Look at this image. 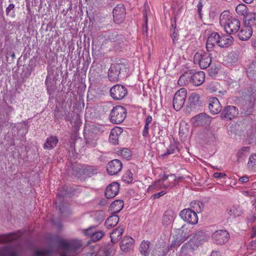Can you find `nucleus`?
<instances>
[{
	"instance_id": "obj_1",
	"label": "nucleus",
	"mask_w": 256,
	"mask_h": 256,
	"mask_svg": "<svg viewBox=\"0 0 256 256\" xmlns=\"http://www.w3.org/2000/svg\"><path fill=\"white\" fill-rule=\"evenodd\" d=\"M58 244L62 248L60 256H76L80 252L82 246V242L78 240L68 242L64 240L60 239L58 240Z\"/></svg>"
},
{
	"instance_id": "obj_2",
	"label": "nucleus",
	"mask_w": 256,
	"mask_h": 256,
	"mask_svg": "<svg viewBox=\"0 0 256 256\" xmlns=\"http://www.w3.org/2000/svg\"><path fill=\"white\" fill-rule=\"evenodd\" d=\"M220 24L229 34H235L240 29V22L238 20L227 14L222 12L220 17Z\"/></svg>"
},
{
	"instance_id": "obj_3",
	"label": "nucleus",
	"mask_w": 256,
	"mask_h": 256,
	"mask_svg": "<svg viewBox=\"0 0 256 256\" xmlns=\"http://www.w3.org/2000/svg\"><path fill=\"white\" fill-rule=\"evenodd\" d=\"M127 68L126 60H119L116 63L112 64L108 72L109 80L110 82H118Z\"/></svg>"
},
{
	"instance_id": "obj_4",
	"label": "nucleus",
	"mask_w": 256,
	"mask_h": 256,
	"mask_svg": "<svg viewBox=\"0 0 256 256\" xmlns=\"http://www.w3.org/2000/svg\"><path fill=\"white\" fill-rule=\"evenodd\" d=\"M256 96V91L252 90L251 92L248 91V92L242 94V109L244 114L250 115L253 112Z\"/></svg>"
},
{
	"instance_id": "obj_5",
	"label": "nucleus",
	"mask_w": 256,
	"mask_h": 256,
	"mask_svg": "<svg viewBox=\"0 0 256 256\" xmlns=\"http://www.w3.org/2000/svg\"><path fill=\"white\" fill-rule=\"evenodd\" d=\"M126 110L121 106L114 107L109 116L110 122L115 124L122 123L126 118Z\"/></svg>"
},
{
	"instance_id": "obj_6",
	"label": "nucleus",
	"mask_w": 256,
	"mask_h": 256,
	"mask_svg": "<svg viewBox=\"0 0 256 256\" xmlns=\"http://www.w3.org/2000/svg\"><path fill=\"white\" fill-rule=\"evenodd\" d=\"M194 62L195 64H198L201 69H206L212 63L211 54L203 51L198 52L194 56Z\"/></svg>"
},
{
	"instance_id": "obj_7",
	"label": "nucleus",
	"mask_w": 256,
	"mask_h": 256,
	"mask_svg": "<svg viewBox=\"0 0 256 256\" xmlns=\"http://www.w3.org/2000/svg\"><path fill=\"white\" fill-rule=\"evenodd\" d=\"M187 92L186 88H181L174 95L173 98V107L178 111L184 106L186 98Z\"/></svg>"
},
{
	"instance_id": "obj_8",
	"label": "nucleus",
	"mask_w": 256,
	"mask_h": 256,
	"mask_svg": "<svg viewBox=\"0 0 256 256\" xmlns=\"http://www.w3.org/2000/svg\"><path fill=\"white\" fill-rule=\"evenodd\" d=\"M127 88L123 85L117 84L112 86L110 90V96L116 100L124 98L128 94Z\"/></svg>"
},
{
	"instance_id": "obj_9",
	"label": "nucleus",
	"mask_w": 256,
	"mask_h": 256,
	"mask_svg": "<svg viewBox=\"0 0 256 256\" xmlns=\"http://www.w3.org/2000/svg\"><path fill=\"white\" fill-rule=\"evenodd\" d=\"M180 216L185 222L190 224H194L198 222L196 213L190 208L183 210L180 212Z\"/></svg>"
},
{
	"instance_id": "obj_10",
	"label": "nucleus",
	"mask_w": 256,
	"mask_h": 256,
	"mask_svg": "<svg viewBox=\"0 0 256 256\" xmlns=\"http://www.w3.org/2000/svg\"><path fill=\"white\" fill-rule=\"evenodd\" d=\"M212 237L214 242L218 244H222L228 240L230 234L226 230H217L212 234Z\"/></svg>"
},
{
	"instance_id": "obj_11",
	"label": "nucleus",
	"mask_w": 256,
	"mask_h": 256,
	"mask_svg": "<svg viewBox=\"0 0 256 256\" xmlns=\"http://www.w3.org/2000/svg\"><path fill=\"white\" fill-rule=\"evenodd\" d=\"M76 174L78 177L91 176L98 172L97 168L91 166H82L77 168Z\"/></svg>"
},
{
	"instance_id": "obj_12",
	"label": "nucleus",
	"mask_w": 256,
	"mask_h": 256,
	"mask_svg": "<svg viewBox=\"0 0 256 256\" xmlns=\"http://www.w3.org/2000/svg\"><path fill=\"white\" fill-rule=\"evenodd\" d=\"M114 20L116 24L123 22L126 16V9L122 4H118L113 10Z\"/></svg>"
},
{
	"instance_id": "obj_13",
	"label": "nucleus",
	"mask_w": 256,
	"mask_h": 256,
	"mask_svg": "<svg viewBox=\"0 0 256 256\" xmlns=\"http://www.w3.org/2000/svg\"><path fill=\"white\" fill-rule=\"evenodd\" d=\"M238 114V109L236 106H228L222 111L220 116L222 119L228 120L235 118Z\"/></svg>"
},
{
	"instance_id": "obj_14",
	"label": "nucleus",
	"mask_w": 256,
	"mask_h": 256,
	"mask_svg": "<svg viewBox=\"0 0 256 256\" xmlns=\"http://www.w3.org/2000/svg\"><path fill=\"white\" fill-rule=\"evenodd\" d=\"M193 125L195 126L208 124L210 122V118L206 113L200 114L191 119Z\"/></svg>"
},
{
	"instance_id": "obj_15",
	"label": "nucleus",
	"mask_w": 256,
	"mask_h": 256,
	"mask_svg": "<svg viewBox=\"0 0 256 256\" xmlns=\"http://www.w3.org/2000/svg\"><path fill=\"white\" fill-rule=\"evenodd\" d=\"M122 163L118 160H114L110 162L106 166V170L110 175L118 174L122 168Z\"/></svg>"
},
{
	"instance_id": "obj_16",
	"label": "nucleus",
	"mask_w": 256,
	"mask_h": 256,
	"mask_svg": "<svg viewBox=\"0 0 256 256\" xmlns=\"http://www.w3.org/2000/svg\"><path fill=\"white\" fill-rule=\"evenodd\" d=\"M220 34L213 32L208 36L206 44V48L208 52L211 51L213 48L218 44L219 46Z\"/></svg>"
},
{
	"instance_id": "obj_17",
	"label": "nucleus",
	"mask_w": 256,
	"mask_h": 256,
	"mask_svg": "<svg viewBox=\"0 0 256 256\" xmlns=\"http://www.w3.org/2000/svg\"><path fill=\"white\" fill-rule=\"evenodd\" d=\"M120 185L116 182H114L109 184L105 191V196L107 198H112L118 194Z\"/></svg>"
},
{
	"instance_id": "obj_18",
	"label": "nucleus",
	"mask_w": 256,
	"mask_h": 256,
	"mask_svg": "<svg viewBox=\"0 0 256 256\" xmlns=\"http://www.w3.org/2000/svg\"><path fill=\"white\" fill-rule=\"evenodd\" d=\"M188 107L191 110H194L201 106L202 101L199 94L192 93L188 98Z\"/></svg>"
},
{
	"instance_id": "obj_19",
	"label": "nucleus",
	"mask_w": 256,
	"mask_h": 256,
	"mask_svg": "<svg viewBox=\"0 0 256 256\" xmlns=\"http://www.w3.org/2000/svg\"><path fill=\"white\" fill-rule=\"evenodd\" d=\"M208 108L210 112L214 114H218L222 111V106L216 97L209 99Z\"/></svg>"
},
{
	"instance_id": "obj_20",
	"label": "nucleus",
	"mask_w": 256,
	"mask_h": 256,
	"mask_svg": "<svg viewBox=\"0 0 256 256\" xmlns=\"http://www.w3.org/2000/svg\"><path fill=\"white\" fill-rule=\"evenodd\" d=\"M205 80V73L204 72H196L192 70V84L195 86L201 85Z\"/></svg>"
},
{
	"instance_id": "obj_21",
	"label": "nucleus",
	"mask_w": 256,
	"mask_h": 256,
	"mask_svg": "<svg viewBox=\"0 0 256 256\" xmlns=\"http://www.w3.org/2000/svg\"><path fill=\"white\" fill-rule=\"evenodd\" d=\"M134 242V240L132 238L124 236L120 242V249L123 252H127L132 249Z\"/></svg>"
},
{
	"instance_id": "obj_22",
	"label": "nucleus",
	"mask_w": 256,
	"mask_h": 256,
	"mask_svg": "<svg viewBox=\"0 0 256 256\" xmlns=\"http://www.w3.org/2000/svg\"><path fill=\"white\" fill-rule=\"evenodd\" d=\"M195 240L192 239L188 242L184 244L181 248L182 252L185 254L193 252L198 246V244H196Z\"/></svg>"
},
{
	"instance_id": "obj_23",
	"label": "nucleus",
	"mask_w": 256,
	"mask_h": 256,
	"mask_svg": "<svg viewBox=\"0 0 256 256\" xmlns=\"http://www.w3.org/2000/svg\"><path fill=\"white\" fill-rule=\"evenodd\" d=\"M244 24L245 26L256 29V14L250 12L246 17L243 18Z\"/></svg>"
},
{
	"instance_id": "obj_24",
	"label": "nucleus",
	"mask_w": 256,
	"mask_h": 256,
	"mask_svg": "<svg viewBox=\"0 0 256 256\" xmlns=\"http://www.w3.org/2000/svg\"><path fill=\"white\" fill-rule=\"evenodd\" d=\"M252 34V28L244 25V26L240 30L238 34V36L242 40H246L251 37Z\"/></svg>"
},
{
	"instance_id": "obj_25",
	"label": "nucleus",
	"mask_w": 256,
	"mask_h": 256,
	"mask_svg": "<svg viewBox=\"0 0 256 256\" xmlns=\"http://www.w3.org/2000/svg\"><path fill=\"white\" fill-rule=\"evenodd\" d=\"M192 70L184 72L179 78L178 84L180 86H184L188 84H192Z\"/></svg>"
},
{
	"instance_id": "obj_26",
	"label": "nucleus",
	"mask_w": 256,
	"mask_h": 256,
	"mask_svg": "<svg viewBox=\"0 0 256 256\" xmlns=\"http://www.w3.org/2000/svg\"><path fill=\"white\" fill-rule=\"evenodd\" d=\"M92 228H89L84 230V234L87 236H90V240L92 242H97L100 240L104 235V232L102 231H98L96 232H91Z\"/></svg>"
},
{
	"instance_id": "obj_27",
	"label": "nucleus",
	"mask_w": 256,
	"mask_h": 256,
	"mask_svg": "<svg viewBox=\"0 0 256 256\" xmlns=\"http://www.w3.org/2000/svg\"><path fill=\"white\" fill-rule=\"evenodd\" d=\"M107 39L116 44H120L123 42L124 38L122 35L118 34V32H108Z\"/></svg>"
},
{
	"instance_id": "obj_28",
	"label": "nucleus",
	"mask_w": 256,
	"mask_h": 256,
	"mask_svg": "<svg viewBox=\"0 0 256 256\" xmlns=\"http://www.w3.org/2000/svg\"><path fill=\"white\" fill-rule=\"evenodd\" d=\"M176 216V214L172 210H166L162 216V224H164L168 226L170 224L174 221Z\"/></svg>"
},
{
	"instance_id": "obj_29",
	"label": "nucleus",
	"mask_w": 256,
	"mask_h": 256,
	"mask_svg": "<svg viewBox=\"0 0 256 256\" xmlns=\"http://www.w3.org/2000/svg\"><path fill=\"white\" fill-rule=\"evenodd\" d=\"M249 150L250 147L244 146L239 150L236 155L237 162L238 164H244V162L246 158L248 156Z\"/></svg>"
},
{
	"instance_id": "obj_30",
	"label": "nucleus",
	"mask_w": 256,
	"mask_h": 256,
	"mask_svg": "<svg viewBox=\"0 0 256 256\" xmlns=\"http://www.w3.org/2000/svg\"><path fill=\"white\" fill-rule=\"evenodd\" d=\"M58 139L56 136H50L46 138V142L44 144V148L50 150L56 146Z\"/></svg>"
},
{
	"instance_id": "obj_31",
	"label": "nucleus",
	"mask_w": 256,
	"mask_h": 256,
	"mask_svg": "<svg viewBox=\"0 0 256 256\" xmlns=\"http://www.w3.org/2000/svg\"><path fill=\"white\" fill-rule=\"evenodd\" d=\"M233 42V38L230 34L220 36L219 46L222 48H228Z\"/></svg>"
},
{
	"instance_id": "obj_32",
	"label": "nucleus",
	"mask_w": 256,
	"mask_h": 256,
	"mask_svg": "<svg viewBox=\"0 0 256 256\" xmlns=\"http://www.w3.org/2000/svg\"><path fill=\"white\" fill-rule=\"evenodd\" d=\"M150 244L148 240H143L139 246V250L143 256H148L150 252Z\"/></svg>"
},
{
	"instance_id": "obj_33",
	"label": "nucleus",
	"mask_w": 256,
	"mask_h": 256,
	"mask_svg": "<svg viewBox=\"0 0 256 256\" xmlns=\"http://www.w3.org/2000/svg\"><path fill=\"white\" fill-rule=\"evenodd\" d=\"M124 232L122 228L118 227L113 230L110 233L111 242L112 244L116 243L121 238V236Z\"/></svg>"
},
{
	"instance_id": "obj_34",
	"label": "nucleus",
	"mask_w": 256,
	"mask_h": 256,
	"mask_svg": "<svg viewBox=\"0 0 256 256\" xmlns=\"http://www.w3.org/2000/svg\"><path fill=\"white\" fill-rule=\"evenodd\" d=\"M119 217L116 214L109 216L105 222V226L107 228H111L115 226L119 222Z\"/></svg>"
},
{
	"instance_id": "obj_35",
	"label": "nucleus",
	"mask_w": 256,
	"mask_h": 256,
	"mask_svg": "<svg viewBox=\"0 0 256 256\" xmlns=\"http://www.w3.org/2000/svg\"><path fill=\"white\" fill-rule=\"evenodd\" d=\"M124 206L123 201L120 200H116L110 206V210L112 214L120 212Z\"/></svg>"
},
{
	"instance_id": "obj_36",
	"label": "nucleus",
	"mask_w": 256,
	"mask_h": 256,
	"mask_svg": "<svg viewBox=\"0 0 256 256\" xmlns=\"http://www.w3.org/2000/svg\"><path fill=\"white\" fill-rule=\"evenodd\" d=\"M170 185H166L164 183H162L160 180L156 181L153 184L149 186L148 190V192L152 190H158L162 188H170Z\"/></svg>"
},
{
	"instance_id": "obj_37",
	"label": "nucleus",
	"mask_w": 256,
	"mask_h": 256,
	"mask_svg": "<svg viewBox=\"0 0 256 256\" xmlns=\"http://www.w3.org/2000/svg\"><path fill=\"white\" fill-rule=\"evenodd\" d=\"M192 239L196 240V244H198V246H199L202 243L206 241L208 239V236L203 231H199L196 233L195 236Z\"/></svg>"
},
{
	"instance_id": "obj_38",
	"label": "nucleus",
	"mask_w": 256,
	"mask_h": 256,
	"mask_svg": "<svg viewBox=\"0 0 256 256\" xmlns=\"http://www.w3.org/2000/svg\"><path fill=\"white\" fill-rule=\"evenodd\" d=\"M236 11L238 15L242 16L244 18L250 12L248 8L244 4H238L236 8Z\"/></svg>"
},
{
	"instance_id": "obj_39",
	"label": "nucleus",
	"mask_w": 256,
	"mask_h": 256,
	"mask_svg": "<svg viewBox=\"0 0 256 256\" xmlns=\"http://www.w3.org/2000/svg\"><path fill=\"white\" fill-rule=\"evenodd\" d=\"M98 137L96 135L91 136L86 140V144L90 148H94L97 145Z\"/></svg>"
},
{
	"instance_id": "obj_40",
	"label": "nucleus",
	"mask_w": 256,
	"mask_h": 256,
	"mask_svg": "<svg viewBox=\"0 0 256 256\" xmlns=\"http://www.w3.org/2000/svg\"><path fill=\"white\" fill-rule=\"evenodd\" d=\"M188 237H184L182 238H177L175 240H173L170 244L169 249L174 250V249L178 247L181 244H182L186 239H187Z\"/></svg>"
},
{
	"instance_id": "obj_41",
	"label": "nucleus",
	"mask_w": 256,
	"mask_h": 256,
	"mask_svg": "<svg viewBox=\"0 0 256 256\" xmlns=\"http://www.w3.org/2000/svg\"><path fill=\"white\" fill-rule=\"evenodd\" d=\"M176 150L178 151L177 144L174 142L171 143L167 150V152L162 154V156L164 158L168 155L175 153Z\"/></svg>"
},
{
	"instance_id": "obj_42",
	"label": "nucleus",
	"mask_w": 256,
	"mask_h": 256,
	"mask_svg": "<svg viewBox=\"0 0 256 256\" xmlns=\"http://www.w3.org/2000/svg\"><path fill=\"white\" fill-rule=\"evenodd\" d=\"M32 71V68L30 66H24L22 72L21 73V76L23 80L30 77Z\"/></svg>"
},
{
	"instance_id": "obj_43",
	"label": "nucleus",
	"mask_w": 256,
	"mask_h": 256,
	"mask_svg": "<svg viewBox=\"0 0 256 256\" xmlns=\"http://www.w3.org/2000/svg\"><path fill=\"white\" fill-rule=\"evenodd\" d=\"M248 166L249 169L256 170V154H252L250 156Z\"/></svg>"
},
{
	"instance_id": "obj_44",
	"label": "nucleus",
	"mask_w": 256,
	"mask_h": 256,
	"mask_svg": "<svg viewBox=\"0 0 256 256\" xmlns=\"http://www.w3.org/2000/svg\"><path fill=\"white\" fill-rule=\"evenodd\" d=\"M16 238L12 234L8 235L0 236V244L8 243L14 240Z\"/></svg>"
},
{
	"instance_id": "obj_45",
	"label": "nucleus",
	"mask_w": 256,
	"mask_h": 256,
	"mask_svg": "<svg viewBox=\"0 0 256 256\" xmlns=\"http://www.w3.org/2000/svg\"><path fill=\"white\" fill-rule=\"evenodd\" d=\"M118 134L116 132V130L115 129H112L110 132L109 140L110 142L114 144H118Z\"/></svg>"
},
{
	"instance_id": "obj_46",
	"label": "nucleus",
	"mask_w": 256,
	"mask_h": 256,
	"mask_svg": "<svg viewBox=\"0 0 256 256\" xmlns=\"http://www.w3.org/2000/svg\"><path fill=\"white\" fill-rule=\"evenodd\" d=\"M133 174L130 170H128L122 177V180L126 183L130 184L133 180Z\"/></svg>"
},
{
	"instance_id": "obj_47",
	"label": "nucleus",
	"mask_w": 256,
	"mask_h": 256,
	"mask_svg": "<svg viewBox=\"0 0 256 256\" xmlns=\"http://www.w3.org/2000/svg\"><path fill=\"white\" fill-rule=\"evenodd\" d=\"M52 250L50 249H44L42 250H36L34 252V256H50L52 254Z\"/></svg>"
},
{
	"instance_id": "obj_48",
	"label": "nucleus",
	"mask_w": 256,
	"mask_h": 256,
	"mask_svg": "<svg viewBox=\"0 0 256 256\" xmlns=\"http://www.w3.org/2000/svg\"><path fill=\"white\" fill-rule=\"evenodd\" d=\"M114 251V246L111 244H108L105 246L104 248V252L106 256L110 255Z\"/></svg>"
},
{
	"instance_id": "obj_49",
	"label": "nucleus",
	"mask_w": 256,
	"mask_h": 256,
	"mask_svg": "<svg viewBox=\"0 0 256 256\" xmlns=\"http://www.w3.org/2000/svg\"><path fill=\"white\" fill-rule=\"evenodd\" d=\"M120 154L125 159H128L131 156L130 150L128 148H123L121 150Z\"/></svg>"
},
{
	"instance_id": "obj_50",
	"label": "nucleus",
	"mask_w": 256,
	"mask_h": 256,
	"mask_svg": "<svg viewBox=\"0 0 256 256\" xmlns=\"http://www.w3.org/2000/svg\"><path fill=\"white\" fill-rule=\"evenodd\" d=\"M228 58V62L231 64H235L238 61L236 55L234 53L229 54Z\"/></svg>"
},
{
	"instance_id": "obj_51",
	"label": "nucleus",
	"mask_w": 256,
	"mask_h": 256,
	"mask_svg": "<svg viewBox=\"0 0 256 256\" xmlns=\"http://www.w3.org/2000/svg\"><path fill=\"white\" fill-rule=\"evenodd\" d=\"M203 0H199L198 4L196 6L197 10H198V13L199 16L200 18H202V7H203V4H202V1Z\"/></svg>"
},
{
	"instance_id": "obj_52",
	"label": "nucleus",
	"mask_w": 256,
	"mask_h": 256,
	"mask_svg": "<svg viewBox=\"0 0 256 256\" xmlns=\"http://www.w3.org/2000/svg\"><path fill=\"white\" fill-rule=\"evenodd\" d=\"M206 137L210 139L212 141L214 138V132L212 130H208L206 133Z\"/></svg>"
},
{
	"instance_id": "obj_53",
	"label": "nucleus",
	"mask_w": 256,
	"mask_h": 256,
	"mask_svg": "<svg viewBox=\"0 0 256 256\" xmlns=\"http://www.w3.org/2000/svg\"><path fill=\"white\" fill-rule=\"evenodd\" d=\"M149 124H146L145 123L144 130L142 131V136L145 138L149 137Z\"/></svg>"
},
{
	"instance_id": "obj_54",
	"label": "nucleus",
	"mask_w": 256,
	"mask_h": 256,
	"mask_svg": "<svg viewBox=\"0 0 256 256\" xmlns=\"http://www.w3.org/2000/svg\"><path fill=\"white\" fill-rule=\"evenodd\" d=\"M56 89V86L54 85V84H52L51 85H49L48 86H46V90L48 91V93L49 94V95H52L53 94L54 92Z\"/></svg>"
},
{
	"instance_id": "obj_55",
	"label": "nucleus",
	"mask_w": 256,
	"mask_h": 256,
	"mask_svg": "<svg viewBox=\"0 0 256 256\" xmlns=\"http://www.w3.org/2000/svg\"><path fill=\"white\" fill-rule=\"evenodd\" d=\"M226 176V174L222 172H216L214 174V176L215 178H224Z\"/></svg>"
},
{
	"instance_id": "obj_56",
	"label": "nucleus",
	"mask_w": 256,
	"mask_h": 256,
	"mask_svg": "<svg viewBox=\"0 0 256 256\" xmlns=\"http://www.w3.org/2000/svg\"><path fill=\"white\" fill-rule=\"evenodd\" d=\"M166 193V192L165 190H162L158 193L154 194H153L152 197L154 199L158 198L162 196H164V194Z\"/></svg>"
},
{
	"instance_id": "obj_57",
	"label": "nucleus",
	"mask_w": 256,
	"mask_h": 256,
	"mask_svg": "<svg viewBox=\"0 0 256 256\" xmlns=\"http://www.w3.org/2000/svg\"><path fill=\"white\" fill-rule=\"evenodd\" d=\"M54 80H52V78L50 76L49 74H48L46 76V81H45V84L46 85V86H48L49 85H51L54 84Z\"/></svg>"
},
{
	"instance_id": "obj_58",
	"label": "nucleus",
	"mask_w": 256,
	"mask_h": 256,
	"mask_svg": "<svg viewBox=\"0 0 256 256\" xmlns=\"http://www.w3.org/2000/svg\"><path fill=\"white\" fill-rule=\"evenodd\" d=\"M171 38L172 39L173 42L174 44L177 41L178 39V34L175 32V30L173 32V33L171 34Z\"/></svg>"
},
{
	"instance_id": "obj_59",
	"label": "nucleus",
	"mask_w": 256,
	"mask_h": 256,
	"mask_svg": "<svg viewBox=\"0 0 256 256\" xmlns=\"http://www.w3.org/2000/svg\"><path fill=\"white\" fill-rule=\"evenodd\" d=\"M249 180V178L246 176H244L239 178V181L242 183H246Z\"/></svg>"
},
{
	"instance_id": "obj_60",
	"label": "nucleus",
	"mask_w": 256,
	"mask_h": 256,
	"mask_svg": "<svg viewBox=\"0 0 256 256\" xmlns=\"http://www.w3.org/2000/svg\"><path fill=\"white\" fill-rule=\"evenodd\" d=\"M249 69L250 71H256V60L252 62L250 66Z\"/></svg>"
},
{
	"instance_id": "obj_61",
	"label": "nucleus",
	"mask_w": 256,
	"mask_h": 256,
	"mask_svg": "<svg viewBox=\"0 0 256 256\" xmlns=\"http://www.w3.org/2000/svg\"><path fill=\"white\" fill-rule=\"evenodd\" d=\"M14 4H9L8 6L6 8V12L7 15H8L10 12L14 8Z\"/></svg>"
},
{
	"instance_id": "obj_62",
	"label": "nucleus",
	"mask_w": 256,
	"mask_h": 256,
	"mask_svg": "<svg viewBox=\"0 0 256 256\" xmlns=\"http://www.w3.org/2000/svg\"><path fill=\"white\" fill-rule=\"evenodd\" d=\"M216 87V83H212L208 86V89L211 92H216V90L215 88Z\"/></svg>"
},
{
	"instance_id": "obj_63",
	"label": "nucleus",
	"mask_w": 256,
	"mask_h": 256,
	"mask_svg": "<svg viewBox=\"0 0 256 256\" xmlns=\"http://www.w3.org/2000/svg\"><path fill=\"white\" fill-rule=\"evenodd\" d=\"M256 218L254 214H252L248 218V220L250 222H253Z\"/></svg>"
},
{
	"instance_id": "obj_64",
	"label": "nucleus",
	"mask_w": 256,
	"mask_h": 256,
	"mask_svg": "<svg viewBox=\"0 0 256 256\" xmlns=\"http://www.w3.org/2000/svg\"><path fill=\"white\" fill-rule=\"evenodd\" d=\"M169 175L164 174L163 175V176L160 178L158 180H160L162 183H164L166 180L168 179L169 177Z\"/></svg>"
}]
</instances>
